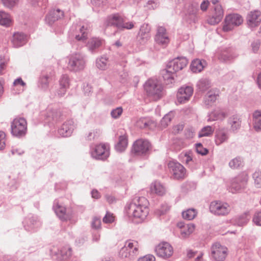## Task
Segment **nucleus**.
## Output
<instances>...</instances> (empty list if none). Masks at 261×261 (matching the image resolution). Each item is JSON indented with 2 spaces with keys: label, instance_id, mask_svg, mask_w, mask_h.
<instances>
[{
  "label": "nucleus",
  "instance_id": "f257e3e1",
  "mask_svg": "<svg viewBox=\"0 0 261 261\" xmlns=\"http://www.w3.org/2000/svg\"><path fill=\"white\" fill-rule=\"evenodd\" d=\"M148 201L144 197L135 198L126 204L124 213L128 219L136 223H142L149 214Z\"/></svg>",
  "mask_w": 261,
  "mask_h": 261
},
{
  "label": "nucleus",
  "instance_id": "f03ea898",
  "mask_svg": "<svg viewBox=\"0 0 261 261\" xmlns=\"http://www.w3.org/2000/svg\"><path fill=\"white\" fill-rule=\"evenodd\" d=\"M66 62L68 70L74 72H79L86 67V56L81 52H74L67 57Z\"/></svg>",
  "mask_w": 261,
  "mask_h": 261
},
{
  "label": "nucleus",
  "instance_id": "7ed1b4c3",
  "mask_svg": "<svg viewBox=\"0 0 261 261\" xmlns=\"http://www.w3.org/2000/svg\"><path fill=\"white\" fill-rule=\"evenodd\" d=\"M69 35L76 41L85 42L88 38L89 31L87 27H85L81 21L74 22L71 27Z\"/></svg>",
  "mask_w": 261,
  "mask_h": 261
},
{
  "label": "nucleus",
  "instance_id": "20e7f679",
  "mask_svg": "<svg viewBox=\"0 0 261 261\" xmlns=\"http://www.w3.org/2000/svg\"><path fill=\"white\" fill-rule=\"evenodd\" d=\"M11 134L18 138L24 137L27 132V122L23 118H15L11 124Z\"/></svg>",
  "mask_w": 261,
  "mask_h": 261
},
{
  "label": "nucleus",
  "instance_id": "39448f33",
  "mask_svg": "<svg viewBox=\"0 0 261 261\" xmlns=\"http://www.w3.org/2000/svg\"><path fill=\"white\" fill-rule=\"evenodd\" d=\"M139 245L134 240L127 241L124 246L119 252L120 256L122 258H134L139 254Z\"/></svg>",
  "mask_w": 261,
  "mask_h": 261
},
{
  "label": "nucleus",
  "instance_id": "423d86ee",
  "mask_svg": "<svg viewBox=\"0 0 261 261\" xmlns=\"http://www.w3.org/2000/svg\"><path fill=\"white\" fill-rule=\"evenodd\" d=\"M144 87L147 95L153 99L156 100L161 97L163 87L156 80H148L145 83Z\"/></svg>",
  "mask_w": 261,
  "mask_h": 261
},
{
  "label": "nucleus",
  "instance_id": "0eeeda50",
  "mask_svg": "<svg viewBox=\"0 0 261 261\" xmlns=\"http://www.w3.org/2000/svg\"><path fill=\"white\" fill-rule=\"evenodd\" d=\"M90 153L93 158L105 160L110 155V145L108 143H100L91 146Z\"/></svg>",
  "mask_w": 261,
  "mask_h": 261
},
{
  "label": "nucleus",
  "instance_id": "6e6552de",
  "mask_svg": "<svg viewBox=\"0 0 261 261\" xmlns=\"http://www.w3.org/2000/svg\"><path fill=\"white\" fill-rule=\"evenodd\" d=\"M228 255V249L219 243H215L211 248L210 257L214 261H224Z\"/></svg>",
  "mask_w": 261,
  "mask_h": 261
},
{
  "label": "nucleus",
  "instance_id": "1a4fd4ad",
  "mask_svg": "<svg viewBox=\"0 0 261 261\" xmlns=\"http://www.w3.org/2000/svg\"><path fill=\"white\" fill-rule=\"evenodd\" d=\"M151 148V144L148 140L138 139L134 142L132 152L136 156H145L149 153Z\"/></svg>",
  "mask_w": 261,
  "mask_h": 261
},
{
  "label": "nucleus",
  "instance_id": "9d476101",
  "mask_svg": "<svg viewBox=\"0 0 261 261\" xmlns=\"http://www.w3.org/2000/svg\"><path fill=\"white\" fill-rule=\"evenodd\" d=\"M248 177L245 173H242L232 178L230 181L229 190L232 193H237L244 189L247 185Z\"/></svg>",
  "mask_w": 261,
  "mask_h": 261
},
{
  "label": "nucleus",
  "instance_id": "9b49d317",
  "mask_svg": "<svg viewBox=\"0 0 261 261\" xmlns=\"http://www.w3.org/2000/svg\"><path fill=\"white\" fill-rule=\"evenodd\" d=\"M170 172L174 179H182L186 176V170L180 163L174 161H170L168 163Z\"/></svg>",
  "mask_w": 261,
  "mask_h": 261
},
{
  "label": "nucleus",
  "instance_id": "f8f14e48",
  "mask_svg": "<svg viewBox=\"0 0 261 261\" xmlns=\"http://www.w3.org/2000/svg\"><path fill=\"white\" fill-rule=\"evenodd\" d=\"M210 211L214 215L224 216L229 214L230 211V207L227 203L215 201L211 203Z\"/></svg>",
  "mask_w": 261,
  "mask_h": 261
},
{
  "label": "nucleus",
  "instance_id": "ddd939ff",
  "mask_svg": "<svg viewBox=\"0 0 261 261\" xmlns=\"http://www.w3.org/2000/svg\"><path fill=\"white\" fill-rule=\"evenodd\" d=\"M53 208L57 216L63 221L69 220L72 217V213L67 211L65 206L58 199L54 200Z\"/></svg>",
  "mask_w": 261,
  "mask_h": 261
},
{
  "label": "nucleus",
  "instance_id": "4468645a",
  "mask_svg": "<svg viewBox=\"0 0 261 261\" xmlns=\"http://www.w3.org/2000/svg\"><path fill=\"white\" fill-rule=\"evenodd\" d=\"M194 92L193 87L184 85L180 87L177 91L176 98L177 102L180 103H185L189 101Z\"/></svg>",
  "mask_w": 261,
  "mask_h": 261
},
{
  "label": "nucleus",
  "instance_id": "2eb2a0df",
  "mask_svg": "<svg viewBox=\"0 0 261 261\" xmlns=\"http://www.w3.org/2000/svg\"><path fill=\"white\" fill-rule=\"evenodd\" d=\"M243 21L241 16L237 14H229L226 16L225 24L223 27L224 32H228L232 30L234 27L240 25Z\"/></svg>",
  "mask_w": 261,
  "mask_h": 261
},
{
  "label": "nucleus",
  "instance_id": "dca6fc26",
  "mask_svg": "<svg viewBox=\"0 0 261 261\" xmlns=\"http://www.w3.org/2000/svg\"><path fill=\"white\" fill-rule=\"evenodd\" d=\"M156 255L163 258H168L173 253L172 246L167 242H163L156 246L155 249Z\"/></svg>",
  "mask_w": 261,
  "mask_h": 261
},
{
  "label": "nucleus",
  "instance_id": "f3484780",
  "mask_svg": "<svg viewBox=\"0 0 261 261\" xmlns=\"http://www.w3.org/2000/svg\"><path fill=\"white\" fill-rule=\"evenodd\" d=\"M218 58L224 62L230 61L237 56L233 48L230 47H221L216 51Z\"/></svg>",
  "mask_w": 261,
  "mask_h": 261
},
{
  "label": "nucleus",
  "instance_id": "a211bd4d",
  "mask_svg": "<svg viewBox=\"0 0 261 261\" xmlns=\"http://www.w3.org/2000/svg\"><path fill=\"white\" fill-rule=\"evenodd\" d=\"M199 11L198 4L193 3L190 4L187 9L185 15V19L189 23H195L198 20L197 13Z\"/></svg>",
  "mask_w": 261,
  "mask_h": 261
},
{
  "label": "nucleus",
  "instance_id": "6ab92c4d",
  "mask_svg": "<svg viewBox=\"0 0 261 261\" xmlns=\"http://www.w3.org/2000/svg\"><path fill=\"white\" fill-rule=\"evenodd\" d=\"M223 15L224 12L221 5H217L214 7L212 14L207 18V22L210 25H216L222 20Z\"/></svg>",
  "mask_w": 261,
  "mask_h": 261
},
{
  "label": "nucleus",
  "instance_id": "aec40b11",
  "mask_svg": "<svg viewBox=\"0 0 261 261\" xmlns=\"http://www.w3.org/2000/svg\"><path fill=\"white\" fill-rule=\"evenodd\" d=\"M24 229L30 232L35 231L40 226L41 222L34 216L29 215L26 217L23 222Z\"/></svg>",
  "mask_w": 261,
  "mask_h": 261
},
{
  "label": "nucleus",
  "instance_id": "412c9836",
  "mask_svg": "<svg viewBox=\"0 0 261 261\" xmlns=\"http://www.w3.org/2000/svg\"><path fill=\"white\" fill-rule=\"evenodd\" d=\"M155 42L163 46H166L170 42V39L166 29L162 26H159L156 30V34L154 38Z\"/></svg>",
  "mask_w": 261,
  "mask_h": 261
},
{
  "label": "nucleus",
  "instance_id": "4be33fe9",
  "mask_svg": "<svg viewBox=\"0 0 261 261\" xmlns=\"http://www.w3.org/2000/svg\"><path fill=\"white\" fill-rule=\"evenodd\" d=\"M247 24L249 28L253 29L257 27L261 22V13L254 10L250 12L246 17Z\"/></svg>",
  "mask_w": 261,
  "mask_h": 261
},
{
  "label": "nucleus",
  "instance_id": "5701e85b",
  "mask_svg": "<svg viewBox=\"0 0 261 261\" xmlns=\"http://www.w3.org/2000/svg\"><path fill=\"white\" fill-rule=\"evenodd\" d=\"M75 125L72 120H68L63 123L58 130L59 136L63 137H68L71 135L74 128Z\"/></svg>",
  "mask_w": 261,
  "mask_h": 261
},
{
  "label": "nucleus",
  "instance_id": "b1692460",
  "mask_svg": "<svg viewBox=\"0 0 261 261\" xmlns=\"http://www.w3.org/2000/svg\"><path fill=\"white\" fill-rule=\"evenodd\" d=\"M188 63V60L186 58L178 57L169 62L167 65L174 72H176L185 67Z\"/></svg>",
  "mask_w": 261,
  "mask_h": 261
},
{
  "label": "nucleus",
  "instance_id": "393cba45",
  "mask_svg": "<svg viewBox=\"0 0 261 261\" xmlns=\"http://www.w3.org/2000/svg\"><path fill=\"white\" fill-rule=\"evenodd\" d=\"M61 119L60 112L57 109L48 108L45 114V120L46 123L54 125Z\"/></svg>",
  "mask_w": 261,
  "mask_h": 261
},
{
  "label": "nucleus",
  "instance_id": "a878e982",
  "mask_svg": "<svg viewBox=\"0 0 261 261\" xmlns=\"http://www.w3.org/2000/svg\"><path fill=\"white\" fill-rule=\"evenodd\" d=\"M229 138V134L227 129L221 128L217 129L215 134V142L217 146L227 142Z\"/></svg>",
  "mask_w": 261,
  "mask_h": 261
},
{
  "label": "nucleus",
  "instance_id": "bb28decb",
  "mask_svg": "<svg viewBox=\"0 0 261 261\" xmlns=\"http://www.w3.org/2000/svg\"><path fill=\"white\" fill-rule=\"evenodd\" d=\"M70 79L67 74H63L59 80L60 88L57 93L59 96H63L65 95L67 90L70 86Z\"/></svg>",
  "mask_w": 261,
  "mask_h": 261
},
{
  "label": "nucleus",
  "instance_id": "cd10ccee",
  "mask_svg": "<svg viewBox=\"0 0 261 261\" xmlns=\"http://www.w3.org/2000/svg\"><path fill=\"white\" fill-rule=\"evenodd\" d=\"M104 43V40L98 37L90 38L86 44L88 50L92 53H95Z\"/></svg>",
  "mask_w": 261,
  "mask_h": 261
},
{
  "label": "nucleus",
  "instance_id": "c85d7f7f",
  "mask_svg": "<svg viewBox=\"0 0 261 261\" xmlns=\"http://www.w3.org/2000/svg\"><path fill=\"white\" fill-rule=\"evenodd\" d=\"M64 16V13L59 9L51 10L45 17V22L49 25H52L54 22Z\"/></svg>",
  "mask_w": 261,
  "mask_h": 261
},
{
  "label": "nucleus",
  "instance_id": "c756f323",
  "mask_svg": "<svg viewBox=\"0 0 261 261\" xmlns=\"http://www.w3.org/2000/svg\"><path fill=\"white\" fill-rule=\"evenodd\" d=\"M150 28L147 24H142L138 34V39L141 43H145L150 38Z\"/></svg>",
  "mask_w": 261,
  "mask_h": 261
},
{
  "label": "nucleus",
  "instance_id": "7c9ffc66",
  "mask_svg": "<svg viewBox=\"0 0 261 261\" xmlns=\"http://www.w3.org/2000/svg\"><path fill=\"white\" fill-rule=\"evenodd\" d=\"M251 218L249 212H245L242 214L234 217L231 219V223L239 226H243L247 224Z\"/></svg>",
  "mask_w": 261,
  "mask_h": 261
},
{
  "label": "nucleus",
  "instance_id": "2f4dec72",
  "mask_svg": "<svg viewBox=\"0 0 261 261\" xmlns=\"http://www.w3.org/2000/svg\"><path fill=\"white\" fill-rule=\"evenodd\" d=\"M161 74L166 85L172 84L175 82L174 76L176 72L167 65L166 69L161 71Z\"/></svg>",
  "mask_w": 261,
  "mask_h": 261
},
{
  "label": "nucleus",
  "instance_id": "473e14b6",
  "mask_svg": "<svg viewBox=\"0 0 261 261\" xmlns=\"http://www.w3.org/2000/svg\"><path fill=\"white\" fill-rule=\"evenodd\" d=\"M27 36L22 33H15L14 34L12 43L14 47H20L26 43Z\"/></svg>",
  "mask_w": 261,
  "mask_h": 261
},
{
  "label": "nucleus",
  "instance_id": "72a5a7b5",
  "mask_svg": "<svg viewBox=\"0 0 261 261\" xmlns=\"http://www.w3.org/2000/svg\"><path fill=\"white\" fill-rule=\"evenodd\" d=\"M122 17L119 14H114L107 17L105 24L107 27L114 26L120 28Z\"/></svg>",
  "mask_w": 261,
  "mask_h": 261
},
{
  "label": "nucleus",
  "instance_id": "f704fd0d",
  "mask_svg": "<svg viewBox=\"0 0 261 261\" xmlns=\"http://www.w3.org/2000/svg\"><path fill=\"white\" fill-rule=\"evenodd\" d=\"M180 235L179 237L185 239L188 237L194 230L195 226L193 224H188L184 225H179Z\"/></svg>",
  "mask_w": 261,
  "mask_h": 261
},
{
  "label": "nucleus",
  "instance_id": "c9c22d12",
  "mask_svg": "<svg viewBox=\"0 0 261 261\" xmlns=\"http://www.w3.org/2000/svg\"><path fill=\"white\" fill-rule=\"evenodd\" d=\"M227 115L221 110H215L208 115L207 121L211 122L217 120H222L224 119Z\"/></svg>",
  "mask_w": 261,
  "mask_h": 261
},
{
  "label": "nucleus",
  "instance_id": "e433bc0d",
  "mask_svg": "<svg viewBox=\"0 0 261 261\" xmlns=\"http://www.w3.org/2000/svg\"><path fill=\"white\" fill-rule=\"evenodd\" d=\"M151 192L159 196H162L166 193V188L160 181H154L150 186Z\"/></svg>",
  "mask_w": 261,
  "mask_h": 261
},
{
  "label": "nucleus",
  "instance_id": "4c0bfd02",
  "mask_svg": "<svg viewBox=\"0 0 261 261\" xmlns=\"http://www.w3.org/2000/svg\"><path fill=\"white\" fill-rule=\"evenodd\" d=\"M228 124L230 126L232 132H236L239 129L241 126L240 118L238 115H233L228 120Z\"/></svg>",
  "mask_w": 261,
  "mask_h": 261
},
{
  "label": "nucleus",
  "instance_id": "58836bf2",
  "mask_svg": "<svg viewBox=\"0 0 261 261\" xmlns=\"http://www.w3.org/2000/svg\"><path fill=\"white\" fill-rule=\"evenodd\" d=\"M206 65V62L203 60L195 59L191 64V69L193 72H201Z\"/></svg>",
  "mask_w": 261,
  "mask_h": 261
},
{
  "label": "nucleus",
  "instance_id": "ea45409f",
  "mask_svg": "<svg viewBox=\"0 0 261 261\" xmlns=\"http://www.w3.org/2000/svg\"><path fill=\"white\" fill-rule=\"evenodd\" d=\"M156 123L148 118H141L137 123V125L141 128L153 129L156 126Z\"/></svg>",
  "mask_w": 261,
  "mask_h": 261
},
{
  "label": "nucleus",
  "instance_id": "a19ab883",
  "mask_svg": "<svg viewBox=\"0 0 261 261\" xmlns=\"http://www.w3.org/2000/svg\"><path fill=\"white\" fill-rule=\"evenodd\" d=\"M96 66L101 70H105L109 68V58L106 56H102L96 60Z\"/></svg>",
  "mask_w": 261,
  "mask_h": 261
},
{
  "label": "nucleus",
  "instance_id": "79ce46f5",
  "mask_svg": "<svg viewBox=\"0 0 261 261\" xmlns=\"http://www.w3.org/2000/svg\"><path fill=\"white\" fill-rule=\"evenodd\" d=\"M253 126L254 129L259 132L261 130V111L256 110L253 114Z\"/></svg>",
  "mask_w": 261,
  "mask_h": 261
},
{
  "label": "nucleus",
  "instance_id": "37998d69",
  "mask_svg": "<svg viewBox=\"0 0 261 261\" xmlns=\"http://www.w3.org/2000/svg\"><path fill=\"white\" fill-rule=\"evenodd\" d=\"M218 95L213 91H210L205 96L204 102L205 105L210 107L215 102Z\"/></svg>",
  "mask_w": 261,
  "mask_h": 261
},
{
  "label": "nucleus",
  "instance_id": "c03bdc74",
  "mask_svg": "<svg viewBox=\"0 0 261 261\" xmlns=\"http://www.w3.org/2000/svg\"><path fill=\"white\" fill-rule=\"evenodd\" d=\"M12 18L10 15L4 11H0V25L6 27L10 26Z\"/></svg>",
  "mask_w": 261,
  "mask_h": 261
},
{
  "label": "nucleus",
  "instance_id": "a18cd8bd",
  "mask_svg": "<svg viewBox=\"0 0 261 261\" xmlns=\"http://www.w3.org/2000/svg\"><path fill=\"white\" fill-rule=\"evenodd\" d=\"M50 76L47 74L42 75L38 82V87L43 91H46L49 87Z\"/></svg>",
  "mask_w": 261,
  "mask_h": 261
},
{
  "label": "nucleus",
  "instance_id": "49530a36",
  "mask_svg": "<svg viewBox=\"0 0 261 261\" xmlns=\"http://www.w3.org/2000/svg\"><path fill=\"white\" fill-rule=\"evenodd\" d=\"M127 146V139L125 136H121L119 138V141L115 146L116 150L118 152L125 150Z\"/></svg>",
  "mask_w": 261,
  "mask_h": 261
},
{
  "label": "nucleus",
  "instance_id": "de8ad7c7",
  "mask_svg": "<svg viewBox=\"0 0 261 261\" xmlns=\"http://www.w3.org/2000/svg\"><path fill=\"white\" fill-rule=\"evenodd\" d=\"M211 82L208 79H202L197 83L198 89L201 92H205L211 87Z\"/></svg>",
  "mask_w": 261,
  "mask_h": 261
},
{
  "label": "nucleus",
  "instance_id": "09e8293b",
  "mask_svg": "<svg viewBox=\"0 0 261 261\" xmlns=\"http://www.w3.org/2000/svg\"><path fill=\"white\" fill-rule=\"evenodd\" d=\"M214 132V127L212 126L207 125L202 128L201 129L199 132L198 137V138L210 137L212 135Z\"/></svg>",
  "mask_w": 261,
  "mask_h": 261
},
{
  "label": "nucleus",
  "instance_id": "8fccbe9b",
  "mask_svg": "<svg viewBox=\"0 0 261 261\" xmlns=\"http://www.w3.org/2000/svg\"><path fill=\"white\" fill-rule=\"evenodd\" d=\"M197 212L194 208H190L182 213V217L188 220H193L197 216Z\"/></svg>",
  "mask_w": 261,
  "mask_h": 261
},
{
  "label": "nucleus",
  "instance_id": "3c124183",
  "mask_svg": "<svg viewBox=\"0 0 261 261\" xmlns=\"http://www.w3.org/2000/svg\"><path fill=\"white\" fill-rule=\"evenodd\" d=\"M243 166V161L240 157H236L229 163V166L231 169H237Z\"/></svg>",
  "mask_w": 261,
  "mask_h": 261
},
{
  "label": "nucleus",
  "instance_id": "603ef678",
  "mask_svg": "<svg viewBox=\"0 0 261 261\" xmlns=\"http://www.w3.org/2000/svg\"><path fill=\"white\" fill-rule=\"evenodd\" d=\"M58 254L61 255V259L66 260L71 255V249L68 247H63L59 251Z\"/></svg>",
  "mask_w": 261,
  "mask_h": 261
},
{
  "label": "nucleus",
  "instance_id": "864d4df0",
  "mask_svg": "<svg viewBox=\"0 0 261 261\" xmlns=\"http://www.w3.org/2000/svg\"><path fill=\"white\" fill-rule=\"evenodd\" d=\"M101 134L99 129H94L89 132L86 136V139L88 141L95 140L98 138Z\"/></svg>",
  "mask_w": 261,
  "mask_h": 261
},
{
  "label": "nucleus",
  "instance_id": "5fc2aeb1",
  "mask_svg": "<svg viewBox=\"0 0 261 261\" xmlns=\"http://www.w3.org/2000/svg\"><path fill=\"white\" fill-rule=\"evenodd\" d=\"M254 180V184L256 187L258 188H261V171H256L252 175Z\"/></svg>",
  "mask_w": 261,
  "mask_h": 261
},
{
  "label": "nucleus",
  "instance_id": "6e6d98bb",
  "mask_svg": "<svg viewBox=\"0 0 261 261\" xmlns=\"http://www.w3.org/2000/svg\"><path fill=\"white\" fill-rule=\"evenodd\" d=\"M170 206L166 203H163L160 208L155 210V213L159 216H161L166 214L170 210Z\"/></svg>",
  "mask_w": 261,
  "mask_h": 261
},
{
  "label": "nucleus",
  "instance_id": "4d7b16f0",
  "mask_svg": "<svg viewBox=\"0 0 261 261\" xmlns=\"http://www.w3.org/2000/svg\"><path fill=\"white\" fill-rule=\"evenodd\" d=\"M47 0H31V4L35 7H42L45 8L47 4Z\"/></svg>",
  "mask_w": 261,
  "mask_h": 261
},
{
  "label": "nucleus",
  "instance_id": "13d9d810",
  "mask_svg": "<svg viewBox=\"0 0 261 261\" xmlns=\"http://www.w3.org/2000/svg\"><path fill=\"white\" fill-rule=\"evenodd\" d=\"M172 119V114L168 113L164 116L161 120V125L162 127L165 128L170 122Z\"/></svg>",
  "mask_w": 261,
  "mask_h": 261
},
{
  "label": "nucleus",
  "instance_id": "bf43d9fd",
  "mask_svg": "<svg viewBox=\"0 0 261 261\" xmlns=\"http://www.w3.org/2000/svg\"><path fill=\"white\" fill-rule=\"evenodd\" d=\"M195 149L197 153L202 155H205L207 154L208 151L206 148H204L201 143L195 144Z\"/></svg>",
  "mask_w": 261,
  "mask_h": 261
},
{
  "label": "nucleus",
  "instance_id": "052dcab7",
  "mask_svg": "<svg viewBox=\"0 0 261 261\" xmlns=\"http://www.w3.org/2000/svg\"><path fill=\"white\" fill-rule=\"evenodd\" d=\"M120 25V29H125L127 30H130L134 28V24L132 21L126 22L122 17V21H121Z\"/></svg>",
  "mask_w": 261,
  "mask_h": 261
},
{
  "label": "nucleus",
  "instance_id": "680f3d73",
  "mask_svg": "<svg viewBox=\"0 0 261 261\" xmlns=\"http://www.w3.org/2000/svg\"><path fill=\"white\" fill-rule=\"evenodd\" d=\"M19 0H2L3 4L6 7L12 8L18 3Z\"/></svg>",
  "mask_w": 261,
  "mask_h": 261
},
{
  "label": "nucleus",
  "instance_id": "e2e57ef3",
  "mask_svg": "<svg viewBox=\"0 0 261 261\" xmlns=\"http://www.w3.org/2000/svg\"><path fill=\"white\" fill-rule=\"evenodd\" d=\"M122 112V108L121 107H118L112 110L111 115L113 118L117 119L120 116Z\"/></svg>",
  "mask_w": 261,
  "mask_h": 261
},
{
  "label": "nucleus",
  "instance_id": "0e129e2a",
  "mask_svg": "<svg viewBox=\"0 0 261 261\" xmlns=\"http://www.w3.org/2000/svg\"><path fill=\"white\" fill-rule=\"evenodd\" d=\"M91 226L92 228L98 229L101 227V220L100 218L94 217L91 222Z\"/></svg>",
  "mask_w": 261,
  "mask_h": 261
},
{
  "label": "nucleus",
  "instance_id": "69168bd1",
  "mask_svg": "<svg viewBox=\"0 0 261 261\" xmlns=\"http://www.w3.org/2000/svg\"><path fill=\"white\" fill-rule=\"evenodd\" d=\"M252 221L255 225L261 226V211L254 214Z\"/></svg>",
  "mask_w": 261,
  "mask_h": 261
},
{
  "label": "nucleus",
  "instance_id": "338daca9",
  "mask_svg": "<svg viewBox=\"0 0 261 261\" xmlns=\"http://www.w3.org/2000/svg\"><path fill=\"white\" fill-rule=\"evenodd\" d=\"M114 221V217L113 214L108 212H107L103 218V222L105 223H111Z\"/></svg>",
  "mask_w": 261,
  "mask_h": 261
},
{
  "label": "nucleus",
  "instance_id": "774afa93",
  "mask_svg": "<svg viewBox=\"0 0 261 261\" xmlns=\"http://www.w3.org/2000/svg\"><path fill=\"white\" fill-rule=\"evenodd\" d=\"M155 257L150 254L146 255L138 259V261H155Z\"/></svg>",
  "mask_w": 261,
  "mask_h": 261
}]
</instances>
